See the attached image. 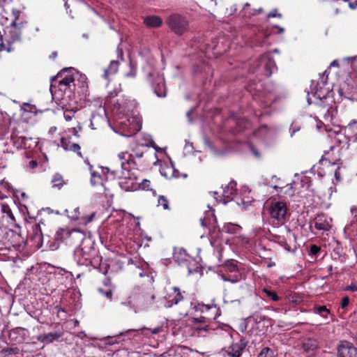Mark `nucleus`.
<instances>
[{
	"mask_svg": "<svg viewBox=\"0 0 357 357\" xmlns=\"http://www.w3.org/2000/svg\"><path fill=\"white\" fill-rule=\"evenodd\" d=\"M121 161V170H112L106 167L107 173L111 172L114 177L119 180V184L121 188L126 191H135L140 187L138 178V170L134 160V156L127 151L118 154Z\"/></svg>",
	"mask_w": 357,
	"mask_h": 357,
	"instance_id": "nucleus-1",
	"label": "nucleus"
},
{
	"mask_svg": "<svg viewBox=\"0 0 357 357\" xmlns=\"http://www.w3.org/2000/svg\"><path fill=\"white\" fill-rule=\"evenodd\" d=\"M79 77L85 79L74 68H66L59 72L55 77L51 78L50 91L52 95L61 91L64 93H72L76 89V82Z\"/></svg>",
	"mask_w": 357,
	"mask_h": 357,
	"instance_id": "nucleus-2",
	"label": "nucleus"
},
{
	"mask_svg": "<svg viewBox=\"0 0 357 357\" xmlns=\"http://www.w3.org/2000/svg\"><path fill=\"white\" fill-rule=\"evenodd\" d=\"M25 24L26 22L22 21L11 22L5 31V42L0 34V50H6L8 52L13 50V45L21 40L22 30L24 28Z\"/></svg>",
	"mask_w": 357,
	"mask_h": 357,
	"instance_id": "nucleus-3",
	"label": "nucleus"
},
{
	"mask_svg": "<svg viewBox=\"0 0 357 357\" xmlns=\"http://www.w3.org/2000/svg\"><path fill=\"white\" fill-rule=\"evenodd\" d=\"M94 252V250L90 245H86L85 243L82 242V244L77 247L74 251V258L79 265L82 266H93V259L91 257Z\"/></svg>",
	"mask_w": 357,
	"mask_h": 357,
	"instance_id": "nucleus-4",
	"label": "nucleus"
},
{
	"mask_svg": "<svg viewBox=\"0 0 357 357\" xmlns=\"http://www.w3.org/2000/svg\"><path fill=\"white\" fill-rule=\"evenodd\" d=\"M188 24V20L178 13H173L167 18V24L176 35L181 36L186 32Z\"/></svg>",
	"mask_w": 357,
	"mask_h": 357,
	"instance_id": "nucleus-5",
	"label": "nucleus"
},
{
	"mask_svg": "<svg viewBox=\"0 0 357 357\" xmlns=\"http://www.w3.org/2000/svg\"><path fill=\"white\" fill-rule=\"evenodd\" d=\"M268 213L271 218L278 224H284L287 220V207L284 202H272L268 208Z\"/></svg>",
	"mask_w": 357,
	"mask_h": 357,
	"instance_id": "nucleus-6",
	"label": "nucleus"
},
{
	"mask_svg": "<svg viewBox=\"0 0 357 357\" xmlns=\"http://www.w3.org/2000/svg\"><path fill=\"white\" fill-rule=\"evenodd\" d=\"M248 345V341L244 337L239 338L226 349L227 354L232 357H240Z\"/></svg>",
	"mask_w": 357,
	"mask_h": 357,
	"instance_id": "nucleus-7",
	"label": "nucleus"
},
{
	"mask_svg": "<svg viewBox=\"0 0 357 357\" xmlns=\"http://www.w3.org/2000/svg\"><path fill=\"white\" fill-rule=\"evenodd\" d=\"M155 296L153 294L139 295L137 298L136 305H133L135 313L151 307L154 303Z\"/></svg>",
	"mask_w": 357,
	"mask_h": 357,
	"instance_id": "nucleus-8",
	"label": "nucleus"
},
{
	"mask_svg": "<svg viewBox=\"0 0 357 357\" xmlns=\"http://www.w3.org/2000/svg\"><path fill=\"white\" fill-rule=\"evenodd\" d=\"M339 357H357V349L352 343L347 341H342L337 347Z\"/></svg>",
	"mask_w": 357,
	"mask_h": 357,
	"instance_id": "nucleus-9",
	"label": "nucleus"
},
{
	"mask_svg": "<svg viewBox=\"0 0 357 357\" xmlns=\"http://www.w3.org/2000/svg\"><path fill=\"white\" fill-rule=\"evenodd\" d=\"M77 238L80 241L84 239V234L78 230H69L68 229H59L56 234L55 239L58 241H64L69 238Z\"/></svg>",
	"mask_w": 357,
	"mask_h": 357,
	"instance_id": "nucleus-10",
	"label": "nucleus"
},
{
	"mask_svg": "<svg viewBox=\"0 0 357 357\" xmlns=\"http://www.w3.org/2000/svg\"><path fill=\"white\" fill-rule=\"evenodd\" d=\"M301 348L307 356H314L319 349V343L316 339L307 337L303 339Z\"/></svg>",
	"mask_w": 357,
	"mask_h": 357,
	"instance_id": "nucleus-11",
	"label": "nucleus"
},
{
	"mask_svg": "<svg viewBox=\"0 0 357 357\" xmlns=\"http://www.w3.org/2000/svg\"><path fill=\"white\" fill-rule=\"evenodd\" d=\"M152 87L155 95L159 98H164L167 95L165 79L162 75H157L152 83Z\"/></svg>",
	"mask_w": 357,
	"mask_h": 357,
	"instance_id": "nucleus-12",
	"label": "nucleus"
},
{
	"mask_svg": "<svg viewBox=\"0 0 357 357\" xmlns=\"http://www.w3.org/2000/svg\"><path fill=\"white\" fill-rule=\"evenodd\" d=\"M313 223L314 227L321 231H328L331 227V219L324 214L317 215Z\"/></svg>",
	"mask_w": 357,
	"mask_h": 357,
	"instance_id": "nucleus-13",
	"label": "nucleus"
},
{
	"mask_svg": "<svg viewBox=\"0 0 357 357\" xmlns=\"http://www.w3.org/2000/svg\"><path fill=\"white\" fill-rule=\"evenodd\" d=\"M314 96L319 99V102L316 103L317 109L320 113H322L324 116H328L330 115L329 111L331 108L332 100L326 97H324V99H322L317 91L315 92Z\"/></svg>",
	"mask_w": 357,
	"mask_h": 357,
	"instance_id": "nucleus-14",
	"label": "nucleus"
},
{
	"mask_svg": "<svg viewBox=\"0 0 357 357\" xmlns=\"http://www.w3.org/2000/svg\"><path fill=\"white\" fill-rule=\"evenodd\" d=\"M260 64L264 68V75L266 77H270L272 75L273 70L276 68L275 61L272 58L268 56H263L261 59Z\"/></svg>",
	"mask_w": 357,
	"mask_h": 357,
	"instance_id": "nucleus-15",
	"label": "nucleus"
},
{
	"mask_svg": "<svg viewBox=\"0 0 357 357\" xmlns=\"http://www.w3.org/2000/svg\"><path fill=\"white\" fill-rule=\"evenodd\" d=\"M168 307H172L173 305L177 304L179 301L183 299V296L178 287H173L172 292L167 294L166 298Z\"/></svg>",
	"mask_w": 357,
	"mask_h": 357,
	"instance_id": "nucleus-16",
	"label": "nucleus"
},
{
	"mask_svg": "<svg viewBox=\"0 0 357 357\" xmlns=\"http://www.w3.org/2000/svg\"><path fill=\"white\" fill-rule=\"evenodd\" d=\"M61 146L66 151H72L77 153L79 157H82L80 146L78 144L71 142L68 138L62 137L61 139Z\"/></svg>",
	"mask_w": 357,
	"mask_h": 357,
	"instance_id": "nucleus-17",
	"label": "nucleus"
},
{
	"mask_svg": "<svg viewBox=\"0 0 357 357\" xmlns=\"http://www.w3.org/2000/svg\"><path fill=\"white\" fill-rule=\"evenodd\" d=\"M62 333L60 332L49 333L47 334L40 335L38 336L37 340L40 342L50 344L55 340H59L62 336Z\"/></svg>",
	"mask_w": 357,
	"mask_h": 357,
	"instance_id": "nucleus-18",
	"label": "nucleus"
},
{
	"mask_svg": "<svg viewBox=\"0 0 357 357\" xmlns=\"http://www.w3.org/2000/svg\"><path fill=\"white\" fill-rule=\"evenodd\" d=\"M294 237V234L291 232V231L289 229H288V231L287 232V236L286 237L280 236H275V238H276L275 241H276V242L278 244H280V245L284 247V249L287 252H291V251H293V250L291 249L290 245L287 242V240H291Z\"/></svg>",
	"mask_w": 357,
	"mask_h": 357,
	"instance_id": "nucleus-19",
	"label": "nucleus"
},
{
	"mask_svg": "<svg viewBox=\"0 0 357 357\" xmlns=\"http://www.w3.org/2000/svg\"><path fill=\"white\" fill-rule=\"evenodd\" d=\"M144 22L148 26L153 28L160 26L162 23V19L160 17L155 15L146 17L144 18Z\"/></svg>",
	"mask_w": 357,
	"mask_h": 357,
	"instance_id": "nucleus-20",
	"label": "nucleus"
},
{
	"mask_svg": "<svg viewBox=\"0 0 357 357\" xmlns=\"http://www.w3.org/2000/svg\"><path fill=\"white\" fill-rule=\"evenodd\" d=\"M52 187L60 190L66 182L64 181L63 177L61 174L56 173L54 174L52 178Z\"/></svg>",
	"mask_w": 357,
	"mask_h": 357,
	"instance_id": "nucleus-21",
	"label": "nucleus"
},
{
	"mask_svg": "<svg viewBox=\"0 0 357 357\" xmlns=\"http://www.w3.org/2000/svg\"><path fill=\"white\" fill-rule=\"evenodd\" d=\"M119 63L118 61H112L107 68L104 70V78L107 79L110 75H114L118 71Z\"/></svg>",
	"mask_w": 357,
	"mask_h": 357,
	"instance_id": "nucleus-22",
	"label": "nucleus"
},
{
	"mask_svg": "<svg viewBox=\"0 0 357 357\" xmlns=\"http://www.w3.org/2000/svg\"><path fill=\"white\" fill-rule=\"evenodd\" d=\"M224 229L229 234H238L241 230V227L237 224L228 222L224 225Z\"/></svg>",
	"mask_w": 357,
	"mask_h": 357,
	"instance_id": "nucleus-23",
	"label": "nucleus"
},
{
	"mask_svg": "<svg viewBox=\"0 0 357 357\" xmlns=\"http://www.w3.org/2000/svg\"><path fill=\"white\" fill-rule=\"evenodd\" d=\"M236 183L234 181H231L224 188V195L227 197H230L236 193Z\"/></svg>",
	"mask_w": 357,
	"mask_h": 357,
	"instance_id": "nucleus-24",
	"label": "nucleus"
},
{
	"mask_svg": "<svg viewBox=\"0 0 357 357\" xmlns=\"http://www.w3.org/2000/svg\"><path fill=\"white\" fill-rule=\"evenodd\" d=\"M268 34L266 32L261 31L258 35L255 36L254 38V42L256 43L257 45L259 46H264L266 45V43L265 40L268 38Z\"/></svg>",
	"mask_w": 357,
	"mask_h": 357,
	"instance_id": "nucleus-25",
	"label": "nucleus"
},
{
	"mask_svg": "<svg viewBox=\"0 0 357 357\" xmlns=\"http://www.w3.org/2000/svg\"><path fill=\"white\" fill-rule=\"evenodd\" d=\"M11 154L10 153L3 152L0 155V167L5 168L7 166V161L10 159Z\"/></svg>",
	"mask_w": 357,
	"mask_h": 357,
	"instance_id": "nucleus-26",
	"label": "nucleus"
},
{
	"mask_svg": "<svg viewBox=\"0 0 357 357\" xmlns=\"http://www.w3.org/2000/svg\"><path fill=\"white\" fill-rule=\"evenodd\" d=\"M158 206H161L162 207V208L165 210L169 209V201L167 199V197H165L163 195L159 196L158 199Z\"/></svg>",
	"mask_w": 357,
	"mask_h": 357,
	"instance_id": "nucleus-27",
	"label": "nucleus"
},
{
	"mask_svg": "<svg viewBox=\"0 0 357 357\" xmlns=\"http://www.w3.org/2000/svg\"><path fill=\"white\" fill-rule=\"evenodd\" d=\"M199 2L205 7V9H209L217 5L216 0H199Z\"/></svg>",
	"mask_w": 357,
	"mask_h": 357,
	"instance_id": "nucleus-28",
	"label": "nucleus"
},
{
	"mask_svg": "<svg viewBox=\"0 0 357 357\" xmlns=\"http://www.w3.org/2000/svg\"><path fill=\"white\" fill-rule=\"evenodd\" d=\"M262 291L266 294V296L269 297L274 301H278L280 299V297L275 291H270L267 289H264Z\"/></svg>",
	"mask_w": 357,
	"mask_h": 357,
	"instance_id": "nucleus-29",
	"label": "nucleus"
},
{
	"mask_svg": "<svg viewBox=\"0 0 357 357\" xmlns=\"http://www.w3.org/2000/svg\"><path fill=\"white\" fill-rule=\"evenodd\" d=\"M258 357H273V351L268 347L262 349Z\"/></svg>",
	"mask_w": 357,
	"mask_h": 357,
	"instance_id": "nucleus-30",
	"label": "nucleus"
},
{
	"mask_svg": "<svg viewBox=\"0 0 357 357\" xmlns=\"http://www.w3.org/2000/svg\"><path fill=\"white\" fill-rule=\"evenodd\" d=\"M225 269L228 272L236 273L238 272L237 265L233 261H229L225 264Z\"/></svg>",
	"mask_w": 357,
	"mask_h": 357,
	"instance_id": "nucleus-31",
	"label": "nucleus"
},
{
	"mask_svg": "<svg viewBox=\"0 0 357 357\" xmlns=\"http://www.w3.org/2000/svg\"><path fill=\"white\" fill-rule=\"evenodd\" d=\"M315 311L317 313H318L319 314L321 315L324 317H326L329 313L328 310L324 305L317 307L315 308Z\"/></svg>",
	"mask_w": 357,
	"mask_h": 357,
	"instance_id": "nucleus-32",
	"label": "nucleus"
},
{
	"mask_svg": "<svg viewBox=\"0 0 357 357\" xmlns=\"http://www.w3.org/2000/svg\"><path fill=\"white\" fill-rule=\"evenodd\" d=\"M100 181H101V177L99 174H96V172L91 173V183L93 185H96L100 183Z\"/></svg>",
	"mask_w": 357,
	"mask_h": 357,
	"instance_id": "nucleus-33",
	"label": "nucleus"
},
{
	"mask_svg": "<svg viewBox=\"0 0 357 357\" xmlns=\"http://www.w3.org/2000/svg\"><path fill=\"white\" fill-rule=\"evenodd\" d=\"M135 300V297L132 295L130 296L126 301L121 302V305L125 306H129L131 308L134 309L133 305H136V302H134Z\"/></svg>",
	"mask_w": 357,
	"mask_h": 357,
	"instance_id": "nucleus-34",
	"label": "nucleus"
},
{
	"mask_svg": "<svg viewBox=\"0 0 357 357\" xmlns=\"http://www.w3.org/2000/svg\"><path fill=\"white\" fill-rule=\"evenodd\" d=\"M222 279L224 281H229V282H231L232 283H235V282H237L240 280V275L239 274L234 275L231 278L227 277L225 275H222Z\"/></svg>",
	"mask_w": 357,
	"mask_h": 357,
	"instance_id": "nucleus-35",
	"label": "nucleus"
},
{
	"mask_svg": "<svg viewBox=\"0 0 357 357\" xmlns=\"http://www.w3.org/2000/svg\"><path fill=\"white\" fill-rule=\"evenodd\" d=\"M169 170H171V172L172 173V176L174 178H178L181 177H183V178L187 177V174H181L178 170L175 169L173 167L171 169H169Z\"/></svg>",
	"mask_w": 357,
	"mask_h": 357,
	"instance_id": "nucleus-36",
	"label": "nucleus"
},
{
	"mask_svg": "<svg viewBox=\"0 0 357 357\" xmlns=\"http://www.w3.org/2000/svg\"><path fill=\"white\" fill-rule=\"evenodd\" d=\"M63 116L66 121H71L75 116V112L73 110H67L63 113Z\"/></svg>",
	"mask_w": 357,
	"mask_h": 357,
	"instance_id": "nucleus-37",
	"label": "nucleus"
},
{
	"mask_svg": "<svg viewBox=\"0 0 357 357\" xmlns=\"http://www.w3.org/2000/svg\"><path fill=\"white\" fill-rule=\"evenodd\" d=\"M347 128H348V130H351L353 134L356 135L357 134V121H354L351 122L348 125Z\"/></svg>",
	"mask_w": 357,
	"mask_h": 357,
	"instance_id": "nucleus-38",
	"label": "nucleus"
},
{
	"mask_svg": "<svg viewBox=\"0 0 357 357\" xmlns=\"http://www.w3.org/2000/svg\"><path fill=\"white\" fill-rule=\"evenodd\" d=\"M79 208H76L74 209L73 212L71 213V215H68V217L74 220H79Z\"/></svg>",
	"mask_w": 357,
	"mask_h": 357,
	"instance_id": "nucleus-39",
	"label": "nucleus"
},
{
	"mask_svg": "<svg viewBox=\"0 0 357 357\" xmlns=\"http://www.w3.org/2000/svg\"><path fill=\"white\" fill-rule=\"evenodd\" d=\"M211 328H209V326L208 325H206V326H202V327L196 328V330L197 331L199 335H204L202 333L204 332L208 331Z\"/></svg>",
	"mask_w": 357,
	"mask_h": 357,
	"instance_id": "nucleus-40",
	"label": "nucleus"
},
{
	"mask_svg": "<svg viewBox=\"0 0 357 357\" xmlns=\"http://www.w3.org/2000/svg\"><path fill=\"white\" fill-rule=\"evenodd\" d=\"M211 319V317H200L199 318H195L193 319L194 323H206L208 320Z\"/></svg>",
	"mask_w": 357,
	"mask_h": 357,
	"instance_id": "nucleus-41",
	"label": "nucleus"
},
{
	"mask_svg": "<svg viewBox=\"0 0 357 357\" xmlns=\"http://www.w3.org/2000/svg\"><path fill=\"white\" fill-rule=\"evenodd\" d=\"M282 17V14L278 13L277 9H274V10H271L267 15V17L268 18H271V17Z\"/></svg>",
	"mask_w": 357,
	"mask_h": 357,
	"instance_id": "nucleus-42",
	"label": "nucleus"
},
{
	"mask_svg": "<svg viewBox=\"0 0 357 357\" xmlns=\"http://www.w3.org/2000/svg\"><path fill=\"white\" fill-rule=\"evenodd\" d=\"M94 215H95V213H92L89 217H82V220L83 221V223L84 225H86L87 223L91 222Z\"/></svg>",
	"mask_w": 357,
	"mask_h": 357,
	"instance_id": "nucleus-43",
	"label": "nucleus"
},
{
	"mask_svg": "<svg viewBox=\"0 0 357 357\" xmlns=\"http://www.w3.org/2000/svg\"><path fill=\"white\" fill-rule=\"evenodd\" d=\"M24 331L25 330L24 328H15V329H14V330H13L11 331V333H10V337L11 339H14L15 338L14 335H15L17 333H18V332H24Z\"/></svg>",
	"mask_w": 357,
	"mask_h": 357,
	"instance_id": "nucleus-44",
	"label": "nucleus"
},
{
	"mask_svg": "<svg viewBox=\"0 0 357 357\" xmlns=\"http://www.w3.org/2000/svg\"><path fill=\"white\" fill-rule=\"evenodd\" d=\"M82 130V126L78 124L77 127H74L70 129V132L73 133V135L76 137H79L78 132Z\"/></svg>",
	"mask_w": 357,
	"mask_h": 357,
	"instance_id": "nucleus-45",
	"label": "nucleus"
},
{
	"mask_svg": "<svg viewBox=\"0 0 357 357\" xmlns=\"http://www.w3.org/2000/svg\"><path fill=\"white\" fill-rule=\"evenodd\" d=\"M202 307H203V308L202 309V312L209 311L210 310H212V309H213L215 312H218V309L215 307H213L212 306H211L209 305H203Z\"/></svg>",
	"mask_w": 357,
	"mask_h": 357,
	"instance_id": "nucleus-46",
	"label": "nucleus"
},
{
	"mask_svg": "<svg viewBox=\"0 0 357 357\" xmlns=\"http://www.w3.org/2000/svg\"><path fill=\"white\" fill-rule=\"evenodd\" d=\"M320 251V248L316 245H312L310 248V252L312 255H317Z\"/></svg>",
	"mask_w": 357,
	"mask_h": 357,
	"instance_id": "nucleus-47",
	"label": "nucleus"
},
{
	"mask_svg": "<svg viewBox=\"0 0 357 357\" xmlns=\"http://www.w3.org/2000/svg\"><path fill=\"white\" fill-rule=\"evenodd\" d=\"M263 12V9L262 8H259V9H254L252 11H250V12H248L247 13V15L250 17V16H252V15H256L260 13H262Z\"/></svg>",
	"mask_w": 357,
	"mask_h": 357,
	"instance_id": "nucleus-48",
	"label": "nucleus"
},
{
	"mask_svg": "<svg viewBox=\"0 0 357 357\" xmlns=\"http://www.w3.org/2000/svg\"><path fill=\"white\" fill-rule=\"evenodd\" d=\"M349 303V298L347 296L344 297L341 301V307L342 308L346 307L348 305Z\"/></svg>",
	"mask_w": 357,
	"mask_h": 357,
	"instance_id": "nucleus-49",
	"label": "nucleus"
},
{
	"mask_svg": "<svg viewBox=\"0 0 357 357\" xmlns=\"http://www.w3.org/2000/svg\"><path fill=\"white\" fill-rule=\"evenodd\" d=\"M142 188L144 190H149V187H150V181L146 180V179H144L142 182Z\"/></svg>",
	"mask_w": 357,
	"mask_h": 357,
	"instance_id": "nucleus-50",
	"label": "nucleus"
},
{
	"mask_svg": "<svg viewBox=\"0 0 357 357\" xmlns=\"http://www.w3.org/2000/svg\"><path fill=\"white\" fill-rule=\"evenodd\" d=\"M13 14L14 15V20L13 21H15L17 22H20V19H19V17H20V12L19 10H13Z\"/></svg>",
	"mask_w": 357,
	"mask_h": 357,
	"instance_id": "nucleus-51",
	"label": "nucleus"
},
{
	"mask_svg": "<svg viewBox=\"0 0 357 357\" xmlns=\"http://www.w3.org/2000/svg\"><path fill=\"white\" fill-rule=\"evenodd\" d=\"M346 290H349L351 291H357V283L356 284H352L349 286H348L346 288Z\"/></svg>",
	"mask_w": 357,
	"mask_h": 357,
	"instance_id": "nucleus-52",
	"label": "nucleus"
},
{
	"mask_svg": "<svg viewBox=\"0 0 357 357\" xmlns=\"http://www.w3.org/2000/svg\"><path fill=\"white\" fill-rule=\"evenodd\" d=\"M100 291L101 292H102L105 295V296L109 299H111L112 297V291H105V292H103L102 290L100 289Z\"/></svg>",
	"mask_w": 357,
	"mask_h": 357,
	"instance_id": "nucleus-53",
	"label": "nucleus"
},
{
	"mask_svg": "<svg viewBox=\"0 0 357 357\" xmlns=\"http://www.w3.org/2000/svg\"><path fill=\"white\" fill-rule=\"evenodd\" d=\"M0 184H1L3 188H6V189L9 190V183H8L7 181H4V180H1V181H0Z\"/></svg>",
	"mask_w": 357,
	"mask_h": 357,
	"instance_id": "nucleus-54",
	"label": "nucleus"
},
{
	"mask_svg": "<svg viewBox=\"0 0 357 357\" xmlns=\"http://www.w3.org/2000/svg\"><path fill=\"white\" fill-rule=\"evenodd\" d=\"M37 165H38V164H37V162H36V161H35V160H31V161H30V162H29V166H30L32 169L35 168V167L37 166Z\"/></svg>",
	"mask_w": 357,
	"mask_h": 357,
	"instance_id": "nucleus-55",
	"label": "nucleus"
},
{
	"mask_svg": "<svg viewBox=\"0 0 357 357\" xmlns=\"http://www.w3.org/2000/svg\"><path fill=\"white\" fill-rule=\"evenodd\" d=\"M351 212L353 215H354L355 216L357 215V207L356 206H352L351 208Z\"/></svg>",
	"mask_w": 357,
	"mask_h": 357,
	"instance_id": "nucleus-56",
	"label": "nucleus"
},
{
	"mask_svg": "<svg viewBox=\"0 0 357 357\" xmlns=\"http://www.w3.org/2000/svg\"><path fill=\"white\" fill-rule=\"evenodd\" d=\"M334 66H336V67H338L339 66V63L338 62L335 60L333 61L331 64H330V67H334Z\"/></svg>",
	"mask_w": 357,
	"mask_h": 357,
	"instance_id": "nucleus-57",
	"label": "nucleus"
},
{
	"mask_svg": "<svg viewBox=\"0 0 357 357\" xmlns=\"http://www.w3.org/2000/svg\"><path fill=\"white\" fill-rule=\"evenodd\" d=\"M56 56H57V52H54L50 56V58L52 59H56Z\"/></svg>",
	"mask_w": 357,
	"mask_h": 357,
	"instance_id": "nucleus-58",
	"label": "nucleus"
},
{
	"mask_svg": "<svg viewBox=\"0 0 357 357\" xmlns=\"http://www.w3.org/2000/svg\"><path fill=\"white\" fill-rule=\"evenodd\" d=\"M126 76L127 77H134L135 76V71H131L130 73H127Z\"/></svg>",
	"mask_w": 357,
	"mask_h": 357,
	"instance_id": "nucleus-59",
	"label": "nucleus"
},
{
	"mask_svg": "<svg viewBox=\"0 0 357 357\" xmlns=\"http://www.w3.org/2000/svg\"><path fill=\"white\" fill-rule=\"evenodd\" d=\"M118 55H119V56L121 57V60H123V51L120 50L119 48H118Z\"/></svg>",
	"mask_w": 357,
	"mask_h": 357,
	"instance_id": "nucleus-60",
	"label": "nucleus"
},
{
	"mask_svg": "<svg viewBox=\"0 0 357 357\" xmlns=\"http://www.w3.org/2000/svg\"><path fill=\"white\" fill-rule=\"evenodd\" d=\"M250 6V3H245L244 6H243V10L245 11V14L247 15L248 12L246 11V7H249Z\"/></svg>",
	"mask_w": 357,
	"mask_h": 357,
	"instance_id": "nucleus-61",
	"label": "nucleus"
},
{
	"mask_svg": "<svg viewBox=\"0 0 357 357\" xmlns=\"http://www.w3.org/2000/svg\"><path fill=\"white\" fill-rule=\"evenodd\" d=\"M349 7L352 9H354L357 7V3H349Z\"/></svg>",
	"mask_w": 357,
	"mask_h": 357,
	"instance_id": "nucleus-62",
	"label": "nucleus"
},
{
	"mask_svg": "<svg viewBox=\"0 0 357 357\" xmlns=\"http://www.w3.org/2000/svg\"><path fill=\"white\" fill-rule=\"evenodd\" d=\"M27 107H30V105L29 103H24L22 105V108L24 111H26Z\"/></svg>",
	"mask_w": 357,
	"mask_h": 357,
	"instance_id": "nucleus-63",
	"label": "nucleus"
},
{
	"mask_svg": "<svg viewBox=\"0 0 357 357\" xmlns=\"http://www.w3.org/2000/svg\"><path fill=\"white\" fill-rule=\"evenodd\" d=\"M159 331H160V328H155V329H153V330L152 331V333H153V334H156V333H159Z\"/></svg>",
	"mask_w": 357,
	"mask_h": 357,
	"instance_id": "nucleus-64",
	"label": "nucleus"
}]
</instances>
